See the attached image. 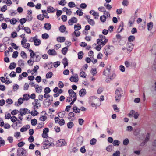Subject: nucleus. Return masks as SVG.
I'll return each instance as SVG.
<instances>
[{"label":"nucleus","mask_w":156,"mask_h":156,"mask_svg":"<svg viewBox=\"0 0 156 156\" xmlns=\"http://www.w3.org/2000/svg\"><path fill=\"white\" fill-rule=\"evenodd\" d=\"M69 80L71 82L77 83L78 81L79 78L77 74H75L73 75L69 78Z\"/></svg>","instance_id":"nucleus-13"},{"label":"nucleus","mask_w":156,"mask_h":156,"mask_svg":"<svg viewBox=\"0 0 156 156\" xmlns=\"http://www.w3.org/2000/svg\"><path fill=\"white\" fill-rule=\"evenodd\" d=\"M153 23L152 22H151L148 23L147 24V28L149 30H152L153 27Z\"/></svg>","instance_id":"nucleus-34"},{"label":"nucleus","mask_w":156,"mask_h":156,"mask_svg":"<svg viewBox=\"0 0 156 156\" xmlns=\"http://www.w3.org/2000/svg\"><path fill=\"white\" fill-rule=\"evenodd\" d=\"M55 9L52 7H48L47 8V11L48 13H54L56 11Z\"/></svg>","instance_id":"nucleus-23"},{"label":"nucleus","mask_w":156,"mask_h":156,"mask_svg":"<svg viewBox=\"0 0 156 156\" xmlns=\"http://www.w3.org/2000/svg\"><path fill=\"white\" fill-rule=\"evenodd\" d=\"M17 22H18L17 19L15 18H13L11 19V21L10 23L12 25H15L16 23Z\"/></svg>","instance_id":"nucleus-38"},{"label":"nucleus","mask_w":156,"mask_h":156,"mask_svg":"<svg viewBox=\"0 0 156 156\" xmlns=\"http://www.w3.org/2000/svg\"><path fill=\"white\" fill-rule=\"evenodd\" d=\"M110 14L109 12H105L104 13V15L101 16L100 17V21L102 22H104L106 20V19L110 18Z\"/></svg>","instance_id":"nucleus-7"},{"label":"nucleus","mask_w":156,"mask_h":156,"mask_svg":"<svg viewBox=\"0 0 156 156\" xmlns=\"http://www.w3.org/2000/svg\"><path fill=\"white\" fill-rule=\"evenodd\" d=\"M58 123L61 126H63L65 124V121L63 119H61Z\"/></svg>","instance_id":"nucleus-64"},{"label":"nucleus","mask_w":156,"mask_h":156,"mask_svg":"<svg viewBox=\"0 0 156 156\" xmlns=\"http://www.w3.org/2000/svg\"><path fill=\"white\" fill-rule=\"evenodd\" d=\"M89 13L93 16L95 19H98L99 15L98 12H95L94 10H91L90 11Z\"/></svg>","instance_id":"nucleus-19"},{"label":"nucleus","mask_w":156,"mask_h":156,"mask_svg":"<svg viewBox=\"0 0 156 156\" xmlns=\"http://www.w3.org/2000/svg\"><path fill=\"white\" fill-rule=\"evenodd\" d=\"M60 62L57 61L53 63V65L56 68L59 66L60 65Z\"/></svg>","instance_id":"nucleus-58"},{"label":"nucleus","mask_w":156,"mask_h":156,"mask_svg":"<svg viewBox=\"0 0 156 156\" xmlns=\"http://www.w3.org/2000/svg\"><path fill=\"white\" fill-rule=\"evenodd\" d=\"M76 14L80 16H82L83 14V13L82 12V10L80 9H79L77 10L76 12Z\"/></svg>","instance_id":"nucleus-52"},{"label":"nucleus","mask_w":156,"mask_h":156,"mask_svg":"<svg viewBox=\"0 0 156 156\" xmlns=\"http://www.w3.org/2000/svg\"><path fill=\"white\" fill-rule=\"evenodd\" d=\"M68 118L71 120H74L75 118L74 114L72 112L69 113L68 114Z\"/></svg>","instance_id":"nucleus-25"},{"label":"nucleus","mask_w":156,"mask_h":156,"mask_svg":"<svg viewBox=\"0 0 156 156\" xmlns=\"http://www.w3.org/2000/svg\"><path fill=\"white\" fill-rule=\"evenodd\" d=\"M30 56L31 59H32L35 62L40 61L41 57L40 53L39 52H34L32 49L29 50Z\"/></svg>","instance_id":"nucleus-1"},{"label":"nucleus","mask_w":156,"mask_h":156,"mask_svg":"<svg viewBox=\"0 0 156 156\" xmlns=\"http://www.w3.org/2000/svg\"><path fill=\"white\" fill-rule=\"evenodd\" d=\"M42 12L43 14V16L45 18L48 19L49 18V16H48V13H47L46 10H42Z\"/></svg>","instance_id":"nucleus-39"},{"label":"nucleus","mask_w":156,"mask_h":156,"mask_svg":"<svg viewBox=\"0 0 156 156\" xmlns=\"http://www.w3.org/2000/svg\"><path fill=\"white\" fill-rule=\"evenodd\" d=\"M31 124L32 126H35L37 123V121L36 119H34L31 120Z\"/></svg>","instance_id":"nucleus-57"},{"label":"nucleus","mask_w":156,"mask_h":156,"mask_svg":"<svg viewBox=\"0 0 156 156\" xmlns=\"http://www.w3.org/2000/svg\"><path fill=\"white\" fill-rule=\"evenodd\" d=\"M108 3H105L104 4V6L108 10H110L112 8V6L111 5Z\"/></svg>","instance_id":"nucleus-41"},{"label":"nucleus","mask_w":156,"mask_h":156,"mask_svg":"<svg viewBox=\"0 0 156 156\" xmlns=\"http://www.w3.org/2000/svg\"><path fill=\"white\" fill-rule=\"evenodd\" d=\"M83 141V138L82 136H80L77 139V142L79 144H81Z\"/></svg>","instance_id":"nucleus-47"},{"label":"nucleus","mask_w":156,"mask_h":156,"mask_svg":"<svg viewBox=\"0 0 156 156\" xmlns=\"http://www.w3.org/2000/svg\"><path fill=\"white\" fill-rule=\"evenodd\" d=\"M48 54L50 55L55 56L57 55V53L54 49H49L47 51Z\"/></svg>","instance_id":"nucleus-21"},{"label":"nucleus","mask_w":156,"mask_h":156,"mask_svg":"<svg viewBox=\"0 0 156 156\" xmlns=\"http://www.w3.org/2000/svg\"><path fill=\"white\" fill-rule=\"evenodd\" d=\"M30 111L28 109L24 108L23 109H20V113L19 116L20 115L21 116H23L27 114L30 113Z\"/></svg>","instance_id":"nucleus-10"},{"label":"nucleus","mask_w":156,"mask_h":156,"mask_svg":"<svg viewBox=\"0 0 156 156\" xmlns=\"http://www.w3.org/2000/svg\"><path fill=\"white\" fill-rule=\"evenodd\" d=\"M34 45L36 46H39L41 44V40L38 38L37 36H36L33 38Z\"/></svg>","instance_id":"nucleus-11"},{"label":"nucleus","mask_w":156,"mask_h":156,"mask_svg":"<svg viewBox=\"0 0 156 156\" xmlns=\"http://www.w3.org/2000/svg\"><path fill=\"white\" fill-rule=\"evenodd\" d=\"M68 5L69 7L71 8L74 7L76 6L75 3L73 2H69L68 4Z\"/></svg>","instance_id":"nucleus-50"},{"label":"nucleus","mask_w":156,"mask_h":156,"mask_svg":"<svg viewBox=\"0 0 156 156\" xmlns=\"http://www.w3.org/2000/svg\"><path fill=\"white\" fill-rule=\"evenodd\" d=\"M84 54L83 51H80L78 53V58L81 59L83 57Z\"/></svg>","instance_id":"nucleus-54"},{"label":"nucleus","mask_w":156,"mask_h":156,"mask_svg":"<svg viewBox=\"0 0 156 156\" xmlns=\"http://www.w3.org/2000/svg\"><path fill=\"white\" fill-rule=\"evenodd\" d=\"M68 51V48L66 47H65L62 48V52L64 55H66Z\"/></svg>","instance_id":"nucleus-59"},{"label":"nucleus","mask_w":156,"mask_h":156,"mask_svg":"<svg viewBox=\"0 0 156 156\" xmlns=\"http://www.w3.org/2000/svg\"><path fill=\"white\" fill-rule=\"evenodd\" d=\"M74 29L75 31H79L81 28V26L79 23L76 24L74 25Z\"/></svg>","instance_id":"nucleus-28"},{"label":"nucleus","mask_w":156,"mask_h":156,"mask_svg":"<svg viewBox=\"0 0 156 156\" xmlns=\"http://www.w3.org/2000/svg\"><path fill=\"white\" fill-rule=\"evenodd\" d=\"M66 144V142L64 139H60L57 142V145L60 147L65 146Z\"/></svg>","instance_id":"nucleus-16"},{"label":"nucleus","mask_w":156,"mask_h":156,"mask_svg":"<svg viewBox=\"0 0 156 156\" xmlns=\"http://www.w3.org/2000/svg\"><path fill=\"white\" fill-rule=\"evenodd\" d=\"M98 10L100 11L103 12L105 13V12H108L106 11L105 8L104 7H100L98 8Z\"/></svg>","instance_id":"nucleus-60"},{"label":"nucleus","mask_w":156,"mask_h":156,"mask_svg":"<svg viewBox=\"0 0 156 156\" xmlns=\"http://www.w3.org/2000/svg\"><path fill=\"white\" fill-rule=\"evenodd\" d=\"M65 40V38L64 37H59L57 38V41L59 42H64Z\"/></svg>","instance_id":"nucleus-35"},{"label":"nucleus","mask_w":156,"mask_h":156,"mask_svg":"<svg viewBox=\"0 0 156 156\" xmlns=\"http://www.w3.org/2000/svg\"><path fill=\"white\" fill-rule=\"evenodd\" d=\"M43 144L44 145H46V146L47 145H48L49 146H50L51 145V144L49 142V141L48 140H44Z\"/></svg>","instance_id":"nucleus-62"},{"label":"nucleus","mask_w":156,"mask_h":156,"mask_svg":"<svg viewBox=\"0 0 156 156\" xmlns=\"http://www.w3.org/2000/svg\"><path fill=\"white\" fill-rule=\"evenodd\" d=\"M43 103L45 107L49 106L51 104L50 100L45 99Z\"/></svg>","instance_id":"nucleus-27"},{"label":"nucleus","mask_w":156,"mask_h":156,"mask_svg":"<svg viewBox=\"0 0 156 156\" xmlns=\"http://www.w3.org/2000/svg\"><path fill=\"white\" fill-rule=\"evenodd\" d=\"M86 92L85 89H82L79 92V94L81 97H83L85 95Z\"/></svg>","instance_id":"nucleus-31"},{"label":"nucleus","mask_w":156,"mask_h":156,"mask_svg":"<svg viewBox=\"0 0 156 156\" xmlns=\"http://www.w3.org/2000/svg\"><path fill=\"white\" fill-rule=\"evenodd\" d=\"M18 65L20 66H23L24 65V61L22 59H20L18 61Z\"/></svg>","instance_id":"nucleus-61"},{"label":"nucleus","mask_w":156,"mask_h":156,"mask_svg":"<svg viewBox=\"0 0 156 156\" xmlns=\"http://www.w3.org/2000/svg\"><path fill=\"white\" fill-rule=\"evenodd\" d=\"M22 29L26 33L28 34H30L31 31L30 29L28 27H25L23 25L22 26Z\"/></svg>","instance_id":"nucleus-24"},{"label":"nucleus","mask_w":156,"mask_h":156,"mask_svg":"<svg viewBox=\"0 0 156 156\" xmlns=\"http://www.w3.org/2000/svg\"><path fill=\"white\" fill-rule=\"evenodd\" d=\"M59 29L61 32L63 33L66 30V27L64 25H62L60 27Z\"/></svg>","instance_id":"nucleus-46"},{"label":"nucleus","mask_w":156,"mask_h":156,"mask_svg":"<svg viewBox=\"0 0 156 156\" xmlns=\"http://www.w3.org/2000/svg\"><path fill=\"white\" fill-rule=\"evenodd\" d=\"M84 18L87 20L88 23L91 26H94L95 25V21L93 19H91V17L89 15H86Z\"/></svg>","instance_id":"nucleus-8"},{"label":"nucleus","mask_w":156,"mask_h":156,"mask_svg":"<svg viewBox=\"0 0 156 156\" xmlns=\"http://www.w3.org/2000/svg\"><path fill=\"white\" fill-rule=\"evenodd\" d=\"M34 110L31 111L30 112L31 115L33 116L37 115L38 114V112L37 111V109H33Z\"/></svg>","instance_id":"nucleus-43"},{"label":"nucleus","mask_w":156,"mask_h":156,"mask_svg":"<svg viewBox=\"0 0 156 156\" xmlns=\"http://www.w3.org/2000/svg\"><path fill=\"white\" fill-rule=\"evenodd\" d=\"M123 22H121L120 24V25L118 28L117 31L118 33H120L122 31V30L123 29Z\"/></svg>","instance_id":"nucleus-29"},{"label":"nucleus","mask_w":156,"mask_h":156,"mask_svg":"<svg viewBox=\"0 0 156 156\" xmlns=\"http://www.w3.org/2000/svg\"><path fill=\"white\" fill-rule=\"evenodd\" d=\"M66 112L65 111H62L59 112L58 113V115L59 117L63 118L65 115Z\"/></svg>","instance_id":"nucleus-45"},{"label":"nucleus","mask_w":156,"mask_h":156,"mask_svg":"<svg viewBox=\"0 0 156 156\" xmlns=\"http://www.w3.org/2000/svg\"><path fill=\"white\" fill-rule=\"evenodd\" d=\"M16 66V63L14 62L11 63L9 66V68L10 69L12 70L15 68Z\"/></svg>","instance_id":"nucleus-33"},{"label":"nucleus","mask_w":156,"mask_h":156,"mask_svg":"<svg viewBox=\"0 0 156 156\" xmlns=\"http://www.w3.org/2000/svg\"><path fill=\"white\" fill-rule=\"evenodd\" d=\"M97 140L95 138L91 139L90 141V144L92 145H95L96 143Z\"/></svg>","instance_id":"nucleus-49"},{"label":"nucleus","mask_w":156,"mask_h":156,"mask_svg":"<svg viewBox=\"0 0 156 156\" xmlns=\"http://www.w3.org/2000/svg\"><path fill=\"white\" fill-rule=\"evenodd\" d=\"M32 108L33 109H38L41 106V102L38 99H35L34 102L32 103Z\"/></svg>","instance_id":"nucleus-5"},{"label":"nucleus","mask_w":156,"mask_h":156,"mask_svg":"<svg viewBox=\"0 0 156 156\" xmlns=\"http://www.w3.org/2000/svg\"><path fill=\"white\" fill-rule=\"evenodd\" d=\"M69 96L67 97L66 100V102H69L72 101V99H76V93L72 89L69 90L68 91Z\"/></svg>","instance_id":"nucleus-3"},{"label":"nucleus","mask_w":156,"mask_h":156,"mask_svg":"<svg viewBox=\"0 0 156 156\" xmlns=\"http://www.w3.org/2000/svg\"><path fill=\"white\" fill-rule=\"evenodd\" d=\"M80 76L83 78H86V74L85 72L83 71L82 70H80Z\"/></svg>","instance_id":"nucleus-56"},{"label":"nucleus","mask_w":156,"mask_h":156,"mask_svg":"<svg viewBox=\"0 0 156 156\" xmlns=\"http://www.w3.org/2000/svg\"><path fill=\"white\" fill-rule=\"evenodd\" d=\"M78 21L77 19L74 17H72L68 20V24L69 25H72L73 24L76 23Z\"/></svg>","instance_id":"nucleus-17"},{"label":"nucleus","mask_w":156,"mask_h":156,"mask_svg":"<svg viewBox=\"0 0 156 156\" xmlns=\"http://www.w3.org/2000/svg\"><path fill=\"white\" fill-rule=\"evenodd\" d=\"M62 11L64 12H66V14L69 16H70L72 14V11L70 9H68L66 7H64L62 9Z\"/></svg>","instance_id":"nucleus-22"},{"label":"nucleus","mask_w":156,"mask_h":156,"mask_svg":"<svg viewBox=\"0 0 156 156\" xmlns=\"http://www.w3.org/2000/svg\"><path fill=\"white\" fill-rule=\"evenodd\" d=\"M44 123L43 122H41L38 124L37 129H40L41 128L44 127Z\"/></svg>","instance_id":"nucleus-51"},{"label":"nucleus","mask_w":156,"mask_h":156,"mask_svg":"<svg viewBox=\"0 0 156 156\" xmlns=\"http://www.w3.org/2000/svg\"><path fill=\"white\" fill-rule=\"evenodd\" d=\"M20 55L23 58H27V54L23 51H21V52Z\"/></svg>","instance_id":"nucleus-53"},{"label":"nucleus","mask_w":156,"mask_h":156,"mask_svg":"<svg viewBox=\"0 0 156 156\" xmlns=\"http://www.w3.org/2000/svg\"><path fill=\"white\" fill-rule=\"evenodd\" d=\"M89 104L93 107L98 106L100 105V101L98 98H95L94 96H91L89 98Z\"/></svg>","instance_id":"nucleus-2"},{"label":"nucleus","mask_w":156,"mask_h":156,"mask_svg":"<svg viewBox=\"0 0 156 156\" xmlns=\"http://www.w3.org/2000/svg\"><path fill=\"white\" fill-rule=\"evenodd\" d=\"M73 111L76 113H79L80 112V109L76 106H74L73 108Z\"/></svg>","instance_id":"nucleus-42"},{"label":"nucleus","mask_w":156,"mask_h":156,"mask_svg":"<svg viewBox=\"0 0 156 156\" xmlns=\"http://www.w3.org/2000/svg\"><path fill=\"white\" fill-rule=\"evenodd\" d=\"M62 62L64 65V68H65L66 66H67L68 65V62L67 59L66 58H63Z\"/></svg>","instance_id":"nucleus-37"},{"label":"nucleus","mask_w":156,"mask_h":156,"mask_svg":"<svg viewBox=\"0 0 156 156\" xmlns=\"http://www.w3.org/2000/svg\"><path fill=\"white\" fill-rule=\"evenodd\" d=\"M108 41V39L103 35H100L99 38L97 40L98 44H100L102 46H104Z\"/></svg>","instance_id":"nucleus-4"},{"label":"nucleus","mask_w":156,"mask_h":156,"mask_svg":"<svg viewBox=\"0 0 156 156\" xmlns=\"http://www.w3.org/2000/svg\"><path fill=\"white\" fill-rule=\"evenodd\" d=\"M139 115V114L138 112H136L135 111L133 110H131L130 112V113L128 115V116L130 117H132L133 116L135 119H137Z\"/></svg>","instance_id":"nucleus-12"},{"label":"nucleus","mask_w":156,"mask_h":156,"mask_svg":"<svg viewBox=\"0 0 156 156\" xmlns=\"http://www.w3.org/2000/svg\"><path fill=\"white\" fill-rule=\"evenodd\" d=\"M53 65V63H46L44 65V67L48 68V69H51L52 68V66Z\"/></svg>","instance_id":"nucleus-44"},{"label":"nucleus","mask_w":156,"mask_h":156,"mask_svg":"<svg viewBox=\"0 0 156 156\" xmlns=\"http://www.w3.org/2000/svg\"><path fill=\"white\" fill-rule=\"evenodd\" d=\"M49 37V35L46 33L43 34L41 35V37L43 39H47Z\"/></svg>","instance_id":"nucleus-40"},{"label":"nucleus","mask_w":156,"mask_h":156,"mask_svg":"<svg viewBox=\"0 0 156 156\" xmlns=\"http://www.w3.org/2000/svg\"><path fill=\"white\" fill-rule=\"evenodd\" d=\"M28 16V17L29 18L28 19V20L29 21H31L33 18L32 16V11L31 10H29L28 11L27 13Z\"/></svg>","instance_id":"nucleus-32"},{"label":"nucleus","mask_w":156,"mask_h":156,"mask_svg":"<svg viewBox=\"0 0 156 156\" xmlns=\"http://www.w3.org/2000/svg\"><path fill=\"white\" fill-rule=\"evenodd\" d=\"M24 101L22 97L20 98L18 100L17 102L18 104L19 105H21L22 104H23V103Z\"/></svg>","instance_id":"nucleus-55"},{"label":"nucleus","mask_w":156,"mask_h":156,"mask_svg":"<svg viewBox=\"0 0 156 156\" xmlns=\"http://www.w3.org/2000/svg\"><path fill=\"white\" fill-rule=\"evenodd\" d=\"M51 25L49 23H47L44 24V27L45 29L48 31L51 29Z\"/></svg>","instance_id":"nucleus-26"},{"label":"nucleus","mask_w":156,"mask_h":156,"mask_svg":"<svg viewBox=\"0 0 156 156\" xmlns=\"http://www.w3.org/2000/svg\"><path fill=\"white\" fill-rule=\"evenodd\" d=\"M49 131V129L48 128H44L43 130L42 136L43 138H47L48 136V133Z\"/></svg>","instance_id":"nucleus-20"},{"label":"nucleus","mask_w":156,"mask_h":156,"mask_svg":"<svg viewBox=\"0 0 156 156\" xmlns=\"http://www.w3.org/2000/svg\"><path fill=\"white\" fill-rule=\"evenodd\" d=\"M107 70H108V74H106L105 71H104L103 74L105 75L106 76H108L110 80L114 78L115 76V74L114 72H110V69H107Z\"/></svg>","instance_id":"nucleus-9"},{"label":"nucleus","mask_w":156,"mask_h":156,"mask_svg":"<svg viewBox=\"0 0 156 156\" xmlns=\"http://www.w3.org/2000/svg\"><path fill=\"white\" fill-rule=\"evenodd\" d=\"M24 101H27L30 98V95L28 94H25L23 95L22 97Z\"/></svg>","instance_id":"nucleus-30"},{"label":"nucleus","mask_w":156,"mask_h":156,"mask_svg":"<svg viewBox=\"0 0 156 156\" xmlns=\"http://www.w3.org/2000/svg\"><path fill=\"white\" fill-rule=\"evenodd\" d=\"M17 153L20 156H25L27 151L23 148H20L17 150Z\"/></svg>","instance_id":"nucleus-14"},{"label":"nucleus","mask_w":156,"mask_h":156,"mask_svg":"<svg viewBox=\"0 0 156 156\" xmlns=\"http://www.w3.org/2000/svg\"><path fill=\"white\" fill-rule=\"evenodd\" d=\"M17 37V34L16 31L12 32L11 34V37L15 38Z\"/></svg>","instance_id":"nucleus-48"},{"label":"nucleus","mask_w":156,"mask_h":156,"mask_svg":"<svg viewBox=\"0 0 156 156\" xmlns=\"http://www.w3.org/2000/svg\"><path fill=\"white\" fill-rule=\"evenodd\" d=\"M53 76V73L51 72H49L46 75L45 77L47 79L51 78Z\"/></svg>","instance_id":"nucleus-36"},{"label":"nucleus","mask_w":156,"mask_h":156,"mask_svg":"<svg viewBox=\"0 0 156 156\" xmlns=\"http://www.w3.org/2000/svg\"><path fill=\"white\" fill-rule=\"evenodd\" d=\"M2 127H3L5 129H9L10 128L11 126L8 123H4V125Z\"/></svg>","instance_id":"nucleus-63"},{"label":"nucleus","mask_w":156,"mask_h":156,"mask_svg":"<svg viewBox=\"0 0 156 156\" xmlns=\"http://www.w3.org/2000/svg\"><path fill=\"white\" fill-rule=\"evenodd\" d=\"M27 40L23 41L21 42V44L22 47L25 49L29 50V48H30V44L29 43H27Z\"/></svg>","instance_id":"nucleus-15"},{"label":"nucleus","mask_w":156,"mask_h":156,"mask_svg":"<svg viewBox=\"0 0 156 156\" xmlns=\"http://www.w3.org/2000/svg\"><path fill=\"white\" fill-rule=\"evenodd\" d=\"M113 47L112 46H106L105 47V53L107 55L111 54L113 52Z\"/></svg>","instance_id":"nucleus-6"},{"label":"nucleus","mask_w":156,"mask_h":156,"mask_svg":"<svg viewBox=\"0 0 156 156\" xmlns=\"http://www.w3.org/2000/svg\"><path fill=\"white\" fill-rule=\"evenodd\" d=\"M121 97V94L119 91L117 90L115 91V100L117 102H119Z\"/></svg>","instance_id":"nucleus-18"}]
</instances>
